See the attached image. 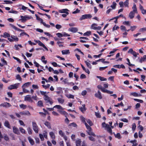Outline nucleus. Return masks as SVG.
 I'll return each instance as SVG.
<instances>
[{
  "mask_svg": "<svg viewBox=\"0 0 146 146\" xmlns=\"http://www.w3.org/2000/svg\"><path fill=\"white\" fill-rule=\"evenodd\" d=\"M44 98L46 104L49 103L50 105H52L53 103L52 99L47 95L45 96V97H44Z\"/></svg>",
  "mask_w": 146,
  "mask_h": 146,
  "instance_id": "obj_1",
  "label": "nucleus"
},
{
  "mask_svg": "<svg viewBox=\"0 0 146 146\" xmlns=\"http://www.w3.org/2000/svg\"><path fill=\"white\" fill-rule=\"evenodd\" d=\"M92 17V15L90 14H87L83 15L80 18L79 20L82 21L85 19L90 18Z\"/></svg>",
  "mask_w": 146,
  "mask_h": 146,
  "instance_id": "obj_2",
  "label": "nucleus"
},
{
  "mask_svg": "<svg viewBox=\"0 0 146 146\" xmlns=\"http://www.w3.org/2000/svg\"><path fill=\"white\" fill-rule=\"evenodd\" d=\"M33 128L36 133H37L38 131V128L36 123L35 122H32Z\"/></svg>",
  "mask_w": 146,
  "mask_h": 146,
  "instance_id": "obj_3",
  "label": "nucleus"
},
{
  "mask_svg": "<svg viewBox=\"0 0 146 146\" xmlns=\"http://www.w3.org/2000/svg\"><path fill=\"white\" fill-rule=\"evenodd\" d=\"M20 84L19 83L15 84L10 86V90L16 89L18 88Z\"/></svg>",
  "mask_w": 146,
  "mask_h": 146,
  "instance_id": "obj_4",
  "label": "nucleus"
},
{
  "mask_svg": "<svg viewBox=\"0 0 146 146\" xmlns=\"http://www.w3.org/2000/svg\"><path fill=\"white\" fill-rule=\"evenodd\" d=\"M19 40V38L15 36H11V38H10V42H17Z\"/></svg>",
  "mask_w": 146,
  "mask_h": 146,
  "instance_id": "obj_5",
  "label": "nucleus"
},
{
  "mask_svg": "<svg viewBox=\"0 0 146 146\" xmlns=\"http://www.w3.org/2000/svg\"><path fill=\"white\" fill-rule=\"evenodd\" d=\"M24 100L25 101H28L31 103L33 102V100L31 99V97L30 95H27L25 97Z\"/></svg>",
  "mask_w": 146,
  "mask_h": 146,
  "instance_id": "obj_6",
  "label": "nucleus"
},
{
  "mask_svg": "<svg viewBox=\"0 0 146 146\" xmlns=\"http://www.w3.org/2000/svg\"><path fill=\"white\" fill-rule=\"evenodd\" d=\"M20 114L21 115H27L29 116L31 115L30 113L28 111H25L20 112Z\"/></svg>",
  "mask_w": 146,
  "mask_h": 146,
  "instance_id": "obj_7",
  "label": "nucleus"
},
{
  "mask_svg": "<svg viewBox=\"0 0 146 146\" xmlns=\"http://www.w3.org/2000/svg\"><path fill=\"white\" fill-rule=\"evenodd\" d=\"M95 96L99 99H101L102 98V96L101 94V93L99 91H98L97 93L95 94Z\"/></svg>",
  "mask_w": 146,
  "mask_h": 146,
  "instance_id": "obj_8",
  "label": "nucleus"
},
{
  "mask_svg": "<svg viewBox=\"0 0 146 146\" xmlns=\"http://www.w3.org/2000/svg\"><path fill=\"white\" fill-rule=\"evenodd\" d=\"M128 53L132 54L135 57H136L137 56V54L136 52L135 51H133L132 48H130L128 50Z\"/></svg>",
  "mask_w": 146,
  "mask_h": 146,
  "instance_id": "obj_9",
  "label": "nucleus"
},
{
  "mask_svg": "<svg viewBox=\"0 0 146 146\" xmlns=\"http://www.w3.org/2000/svg\"><path fill=\"white\" fill-rule=\"evenodd\" d=\"M68 31L72 32L75 33L78 31V29L76 27H72L69 28Z\"/></svg>",
  "mask_w": 146,
  "mask_h": 146,
  "instance_id": "obj_10",
  "label": "nucleus"
},
{
  "mask_svg": "<svg viewBox=\"0 0 146 146\" xmlns=\"http://www.w3.org/2000/svg\"><path fill=\"white\" fill-rule=\"evenodd\" d=\"M21 19H19V21H21L22 22L26 21L27 20V18H29V17L27 16H21Z\"/></svg>",
  "mask_w": 146,
  "mask_h": 146,
  "instance_id": "obj_11",
  "label": "nucleus"
},
{
  "mask_svg": "<svg viewBox=\"0 0 146 146\" xmlns=\"http://www.w3.org/2000/svg\"><path fill=\"white\" fill-rule=\"evenodd\" d=\"M38 44L40 46L43 47L46 50H48V48L45 46L44 44H43L39 40V41H38Z\"/></svg>",
  "mask_w": 146,
  "mask_h": 146,
  "instance_id": "obj_12",
  "label": "nucleus"
},
{
  "mask_svg": "<svg viewBox=\"0 0 146 146\" xmlns=\"http://www.w3.org/2000/svg\"><path fill=\"white\" fill-rule=\"evenodd\" d=\"M13 131L14 133L17 134H19L20 133V132L19 130L18 129L15 127V126H14L13 127Z\"/></svg>",
  "mask_w": 146,
  "mask_h": 146,
  "instance_id": "obj_13",
  "label": "nucleus"
},
{
  "mask_svg": "<svg viewBox=\"0 0 146 146\" xmlns=\"http://www.w3.org/2000/svg\"><path fill=\"white\" fill-rule=\"evenodd\" d=\"M82 141L80 139H78L76 141V146H81Z\"/></svg>",
  "mask_w": 146,
  "mask_h": 146,
  "instance_id": "obj_14",
  "label": "nucleus"
},
{
  "mask_svg": "<svg viewBox=\"0 0 146 146\" xmlns=\"http://www.w3.org/2000/svg\"><path fill=\"white\" fill-rule=\"evenodd\" d=\"M1 36L4 37L5 38H7L9 40V34L7 33H4L3 35H1Z\"/></svg>",
  "mask_w": 146,
  "mask_h": 146,
  "instance_id": "obj_15",
  "label": "nucleus"
},
{
  "mask_svg": "<svg viewBox=\"0 0 146 146\" xmlns=\"http://www.w3.org/2000/svg\"><path fill=\"white\" fill-rule=\"evenodd\" d=\"M68 10L67 9H64L60 10L59 12L61 13H65L67 14H69L67 12Z\"/></svg>",
  "mask_w": 146,
  "mask_h": 146,
  "instance_id": "obj_16",
  "label": "nucleus"
},
{
  "mask_svg": "<svg viewBox=\"0 0 146 146\" xmlns=\"http://www.w3.org/2000/svg\"><path fill=\"white\" fill-rule=\"evenodd\" d=\"M0 106H3V107H7L9 106V103L5 102L2 103L0 105Z\"/></svg>",
  "mask_w": 146,
  "mask_h": 146,
  "instance_id": "obj_17",
  "label": "nucleus"
},
{
  "mask_svg": "<svg viewBox=\"0 0 146 146\" xmlns=\"http://www.w3.org/2000/svg\"><path fill=\"white\" fill-rule=\"evenodd\" d=\"M87 132L88 133V134L90 135H93L94 136H96V135L95 134L93 133L91 129H89L87 131Z\"/></svg>",
  "mask_w": 146,
  "mask_h": 146,
  "instance_id": "obj_18",
  "label": "nucleus"
},
{
  "mask_svg": "<svg viewBox=\"0 0 146 146\" xmlns=\"http://www.w3.org/2000/svg\"><path fill=\"white\" fill-rule=\"evenodd\" d=\"M28 139L29 141L31 144L32 145H33L34 144V142L32 138L31 137H28Z\"/></svg>",
  "mask_w": 146,
  "mask_h": 146,
  "instance_id": "obj_19",
  "label": "nucleus"
},
{
  "mask_svg": "<svg viewBox=\"0 0 146 146\" xmlns=\"http://www.w3.org/2000/svg\"><path fill=\"white\" fill-rule=\"evenodd\" d=\"M106 129L108 132L110 133L111 134H112V130L111 129V127L109 126V125H107V127L106 128Z\"/></svg>",
  "mask_w": 146,
  "mask_h": 146,
  "instance_id": "obj_20",
  "label": "nucleus"
},
{
  "mask_svg": "<svg viewBox=\"0 0 146 146\" xmlns=\"http://www.w3.org/2000/svg\"><path fill=\"white\" fill-rule=\"evenodd\" d=\"M132 9H133V11H132L136 13H137L136 6L135 4V3L133 4V5L132 7Z\"/></svg>",
  "mask_w": 146,
  "mask_h": 146,
  "instance_id": "obj_21",
  "label": "nucleus"
},
{
  "mask_svg": "<svg viewBox=\"0 0 146 146\" xmlns=\"http://www.w3.org/2000/svg\"><path fill=\"white\" fill-rule=\"evenodd\" d=\"M58 102L61 104H63L64 102V100L61 98H58L57 99Z\"/></svg>",
  "mask_w": 146,
  "mask_h": 146,
  "instance_id": "obj_22",
  "label": "nucleus"
},
{
  "mask_svg": "<svg viewBox=\"0 0 146 146\" xmlns=\"http://www.w3.org/2000/svg\"><path fill=\"white\" fill-rule=\"evenodd\" d=\"M135 13L132 11L130 12L129 14V17L130 19H132L134 17Z\"/></svg>",
  "mask_w": 146,
  "mask_h": 146,
  "instance_id": "obj_23",
  "label": "nucleus"
},
{
  "mask_svg": "<svg viewBox=\"0 0 146 146\" xmlns=\"http://www.w3.org/2000/svg\"><path fill=\"white\" fill-rule=\"evenodd\" d=\"M146 55H144L143 57H141L139 60V62L140 63H142L143 62L145 61L146 60Z\"/></svg>",
  "mask_w": 146,
  "mask_h": 146,
  "instance_id": "obj_24",
  "label": "nucleus"
},
{
  "mask_svg": "<svg viewBox=\"0 0 146 146\" xmlns=\"http://www.w3.org/2000/svg\"><path fill=\"white\" fill-rule=\"evenodd\" d=\"M80 109L81 111L84 112L86 110V109L85 107V105L83 104L82 105V107L80 108Z\"/></svg>",
  "mask_w": 146,
  "mask_h": 146,
  "instance_id": "obj_25",
  "label": "nucleus"
},
{
  "mask_svg": "<svg viewBox=\"0 0 146 146\" xmlns=\"http://www.w3.org/2000/svg\"><path fill=\"white\" fill-rule=\"evenodd\" d=\"M44 125L46 126L48 128H51V126L50 123L48 121H46L44 123Z\"/></svg>",
  "mask_w": 146,
  "mask_h": 146,
  "instance_id": "obj_26",
  "label": "nucleus"
},
{
  "mask_svg": "<svg viewBox=\"0 0 146 146\" xmlns=\"http://www.w3.org/2000/svg\"><path fill=\"white\" fill-rule=\"evenodd\" d=\"M62 52L63 54H67L70 53L69 50H63Z\"/></svg>",
  "mask_w": 146,
  "mask_h": 146,
  "instance_id": "obj_27",
  "label": "nucleus"
},
{
  "mask_svg": "<svg viewBox=\"0 0 146 146\" xmlns=\"http://www.w3.org/2000/svg\"><path fill=\"white\" fill-rule=\"evenodd\" d=\"M50 135L51 138L53 139L55 138V135L52 132H50L49 133Z\"/></svg>",
  "mask_w": 146,
  "mask_h": 146,
  "instance_id": "obj_28",
  "label": "nucleus"
},
{
  "mask_svg": "<svg viewBox=\"0 0 146 146\" xmlns=\"http://www.w3.org/2000/svg\"><path fill=\"white\" fill-rule=\"evenodd\" d=\"M113 134L116 138H117L119 139H120L121 138V137L119 133H117L116 134H115L114 133H113Z\"/></svg>",
  "mask_w": 146,
  "mask_h": 146,
  "instance_id": "obj_29",
  "label": "nucleus"
},
{
  "mask_svg": "<svg viewBox=\"0 0 146 146\" xmlns=\"http://www.w3.org/2000/svg\"><path fill=\"white\" fill-rule=\"evenodd\" d=\"M68 98L74 99V95L71 94H66L65 95Z\"/></svg>",
  "mask_w": 146,
  "mask_h": 146,
  "instance_id": "obj_30",
  "label": "nucleus"
},
{
  "mask_svg": "<svg viewBox=\"0 0 146 146\" xmlns=\"http://www.w3.org/2000/svg\"><path fill=\"white\" fill-rule=\"evenodd\" d=\"M87 66L89 68L91 69L92 68V65L90 64V63L86 61H84Z\"/></svg>",
  "mask_w": 146,
  "mask_h": 146,
  "instance_id": "obj_31",
  "label": "nucleus"
},
{
  "mask_svg": "<svg viewBox=\"0 0 146 146\" xmlns=\"http://www.w3.org/2000/svg\"><path fill=\"white\" fill-rule=\"evenodd\" d=\"M19 107L21 108L24 110L26 108L27 106L26 105L22 104L19 105Z\"/></svg>",
  "mask_w": 146,
  "mask_h": 146,
  "instance_id": "obj_32",
  "label": "nucleus"
},
{
  "mask_svg": "<svg viewBox=\"0 0 146 146\" xmlns=\"http://www.w3.org/2000/svg\"><path fill=\"white\" fill-rule=\"evenodd\" d=\"M96 77L97 78L100 79V80L101 81H106L107 80V79L106 78H105L103 77L98 76H97Z\"/></svg>",
  "mask_w": 146,
  "mask_h": 146,
  "instance_id": "obj_33",
  "label": "nucleus"
},
{
  "mask_svg": "<svg viewBox=\"0 0 146 146\" xmlns=\"http://www.w3.org/2000/svg\"><path fill=\"white\" fill-rule=\"evenodd\" d=\"M105 59H100L96 61L97 62H101L103 63H109V62L108 61H104Z\"/></svg>",
  "mask_w": 146,
  "mask_h": 146,
  "instance_id": "obj_34",
  "label": "nucleus"
},
{
  "mask_svg": "<svg viewBox=\"0 0 146 146\" xmlns=\"http://www.w3.org/2000/svg\"><path fill=\"white\" fill-rule=\"evenodd\" d=\"M129 0H126V1L123 3L124 5L126 7H128Z\"/></svg>",
  "mask_w": 146,
  "mask_h": 146,
  "instance_id": "obj_35",
  "label": "nucleus"
},
{
  "mask_svg": "<svg viewBox=\"0 0 146 146\" xmlns=\"http://www.w3.org/2000/svg\"><path fill=\"white\" fill-rule=\"evenodd\" d=\"M91 34V31H88L87 32L84 33V34L83 35H84V36H88L90 35Z\"/></svg>",
  "mask_w": 146,
  "mask_h": 146,
  "instance_id": "obj_36",
  "label": "nucleus"
},
{
  "mask_svg": "<svg viewBox=\"0 0 146 146\" xmlns=\"http://www.w3.org/2000/svg\"><path fill=\"white\" fill-rule=\"evenodd\" d=\"M35 16L36 17V19L37 20L40 21V23H42V22H43V20L40 18L36 14H35Z\"/></svg>",
  "mask_w": 146,
  "mask_h": 146,
  "instance_id": "obj_37",
  "label": "nucleus"
},
{
  "mask_svg": "<svg viewBox=\"0 0 146 146\" xmlns=\"http://www.w3.org/2000/svg\"><path fill=\"white\" fill-rule=\"evenodd\" d=\"M54 108H56L58 109H62V108L59 105H56L54 107Z\"/></svg>",
  "mask_w": 146,
  "mask_h": 146,
  "instance_id": "obj_38",
  "label": "nucleus"
},
{
  "mask_svg": "<svg viewBox=\"0 0 146 146\" xmlns=\"http://www.w3.org/2000/svg\"><path fill=\"white\" fill-rule=\"evenodd\" d=\"M27 130L28 133L29 134H32L33 131L30 127H28L27 129Z\"/></svg>",
  "mask_w": 146,
  "mask_h": 146,
  "instance_id": "obj_39",
  "label": "nucleus"
},
{
  "mask_svg": "<svg viewBox=\"0 0 146 146\" xmlns=\"http://www.w3.org/2000/svg\"><path fill=\"white\" fill-rule=\"evenodd\" d=\"M44 26H45L46 27L49 28L50 27V26L49 25L46 24L44 22H43L42 23Z\"/></svg>",
  "mask_w": 146,
  "mask_h": 146,
  "instance_id": "obj_40",
  "label": "nucleus"
},
{
  "mask_svg": "<svg viewBox=\"0 0 146 146\" xmlns=\"http://www.w3.org/2000/svg\"><path fill=\"white\" fill-rule=\"evenodd\" d=\"M116 4L115 2H113L112 3V5L111 6V7L113 9H115Z\"/></svg>",
  "mask_w": 146,
  "mask_h": 146,
  "instance_id": "obj_41",
  "label": "nucleus"
},
{
  "mask_svg": "<svg viewBox=\"0 0 146 146\" xmlns=\"http://www.w3.org/2000/svg\"><path fill=\"white\" fill-rule=\"evenodd\" d=\"M1 61L5 65L7 64V62L4 59V58H1Z\"/></svg>",
  "mask_w": 146,
  "mask_h": 146,
  "instance_id": "obj_42",
  "label": "nucleus"
},
{
  "mask_svg": "<svg viewBox=\"0 0 146 146\" xmlns=\"http://www.w3.org/2000/svg\"><path fill=\"white\" fill-rule=\"evenodd\" d=\"M5 125L9 128V123L8 121H6L4 124Z\"/></svg>",
  "mask_w": 146,
  "mask_h": 146,
  "instance_id": "obj_43",
  "label": "nucleus"
},
{
  "mask_svg": "<svg viewBox=\"0 0 146 146\" xmlns=\"http://www.w3.org/2000/svg\"><path fill=\"white\" fill-rule=\"evenodd\" d=\"M69 126H72L73 127H75L77 126V124L73 122L72 123H70L69 125Z\"/></svg>",
  "mask_w": 146,
  "mask_h": 146,
  "instance_id": "obj_44",
  "label": "nucleus"
},
{
  "mask_svg": "<svg viewBox=\"0 0 146 146\" xmlns=\"http://www.w3.org/2000/svg\"><path fill=\"white\" fill-rule=\"evenodd\" d=\"M126 60L128 62V63H127V64L129 66H135L134 64H131V63L130 62V61H129V60L128 58H127Z\"/></svg>",
  "mask_w": 146,
  "mask_h": 146,
  "instance_id": "obj_45",
  "label": "nucleus"
},
{
  "mask_svg": "<svg viewBox=\"0 0 146 146\" xmlns=\"http://www.w3.org/2000/svg\"><path fill=\"white\" fill-rule=\"evenodd\" d=\"M62 36H70V35L68 34L65 32L62 33Z\"/></svg>",
  "mask_w": 146,
  "mask_h": 146,
  "instance_id": "obj_46",
  "label": "nucleus"
},
{
  "mask_svg": "<svg viewBox=\"0 0 146 146\" xmlns=\"http://www.w3.org/2000/svg\"><path fill=\"white\" fill-rule=\"evenodd\" d=\"M30 83L29 82L25 83L22 86V88H23V87L24 86L27 87L30 85Z\"/></svg>",
  "mask_w": 146,
  "mask_h": 146,
  "instance_id": "obj_47",
  "label": "nucleus"
},
{
  "mask_svg": "<svg viewBox=\"0 0 146 146\" xmlns=\"http://www.w3.org/2000/svg\"><path fill=\"white\" fill-rule=\"evenodd\" d=\"M87 122L90 126H92L93 125L92 122L90 119H88L87 120Z\"/></svg>",
  "mask_w": 146,
  "mask_h": 146,
  "instance_id": "obj_48",
  "label": "nucleus"
},
{
  "mask_svg": "<svg viewBox=\"0 0 146 146\" xmlns=\"http://www.w3.org/2000/svg\"><path fill=\"white\" fill-rule=\"evenodd\" d=\"M3 137L4 139L6 141L9 140V138L6 135H3Z\"/></svg>",
  "mask_w": 146,
  "mask_h": 146,
  "instance_id": "obj_49",
  "label": "nucleus"
},
{
  "mask_svg": "<svg viewBox=\"0 0 146 146\" xmlns=\"http://www.w3.org/2000/svg\"><path fill=\"white\" fill-rule=\"evenodd\" d=\"M20 131L23 133H25V129H24L22 127H20L19 128Z\"/></svg>",
  "mask_w": 146,
  "mask_h": 146,
  "instance_id": "obj_50",
  "label": "nucleus"
},
{
  "mask_svg": "<svg viewBox=\"0 0 146 146\" xmlns=\"http://www.w3.org/2000/svg\"><path fill=\"white\" fill-rule=\"evenodd\" d=\"M38 105L39 106H43V103L42 101H38Z\"/></svg>",
  "mask_w": 146,
  "mask_h": 146,
  "instance_id": "obj_51",
  "label": "nucleus"
},
{
  "mask_svg": "<svg viewBox=\"0 0 146 146\" xmlns=\"http://www.w3.org/2000/svg\"><path fill=\"white\" fill-rule=\"evenodd\" d=\"M13 58L16 60L18 62H19V63L20 64H21V61L18 58H17L16 57H14V56H13Z\"/></svg>",
  "mask_w": 146,
  "mask_h": 146,
  "instance_id": "obj_52",
  "label": "nucleus"
},
{
  "mask_svg": "<svg viewBox=\"0 0 146 146\" xmlns=\"http://www.w3.org/2000/svg\"><path fill=\"white\" fill-rule=\"evenodd\" d=\"M119 105H121V106H124L122 102H121L120 103L118 104L117 105H114V106L116 107H118Z\"/></svg>",
  "mask_w": 146,
  "mask_h": 146,
  "instance_id": "obj_53",
  "label": "nucleus"
},
{
  "mask_svg": "<svg viewBox=\"0 0 146 146\" xmlns=\"http://www.w3.org/2000/svg\"><path fill=\"white\" fill-rule=\"evenodd\" d=\"M136 27H137L135 26H131L130 30L131 31H133L135 30Z\"/></svg>",
  "mask_w": 146,
  "mask_h": 146,
  "instance_id": "obj_54",
  "label": "nucleus"
},
{
  "mask_svg": "<svg viewBox=\"0 0 146 146\" xmlns=\"http://www.w3.org/2000/svg\"><path fill=\"white\" fill-rule=\"evenodd\" d=\"M50 86V84H48L46 85H42V87L45 89L49 88Z\"/></svg>",
  "mask_w": 146,
  "mask_h": 146,
  "instance_id": "obj_55",
  "label": "nucleus"
},
{
  "mask_svg": "<svg viewBox=\"0 0 146 146\" xmlns=\"http://www.w3.org/2000/svg\"><path fill=\"white\" fill-rule=\"evenodd\" d=\"M136 127V124L135 123H133L132 125V130L133 131L134 130Z\"/></svg>",
  "mask_w": 146,
  "mask_h": 146,
  "instance_id": "obj_56",
  "label": "nucleus"
},
{
  "mask_svg": "<svg viewBox=\"0 0 146 146\" xmlns=\"http://www.w3.org/2000/svg\"><path fill=\"white\" fill-rule=\"evenodd\" d=\"M134 100L135 101L140 102L141 103H142L143 102V101L142 100L138 99H134Z\"/></svg>",
  "mask_w": 146,
  "mask_h": 146,
  "instance_id": "obj_57",
  "label": "nucleus"
},
{
  "mask_svg": "<svg viewBox=\"0 0 146 146\" xmlns=\"http://www.w3.org/2000/svg\"><path fill=\"white\" fill-rule=\"evenodd\" d=\"M95 114L96 116V117L98 118H100L101 117V115H100V114L99 113H97L95 112Z\"/></svg>",
  "mask_w": 146,
  "mask_h": 146,
  "instance_id": "obj_58",
  "label": "nucleus"
},
{
  "mask_svg": "<svg viewBox=\"0 0 146 146\" xmlns=\"http://www.w3.org/2000/svg\"><path fill=\"white\" fill-rule=\"evenodd\" d=\"M56 28L57 29H60L62 28V26L60 25L57 24L56 25Z\"/></svg>",
  "mask_w": 146,
  "mask_h": 146,
  "instance_id": "obj_59",
  "label": "nucleus"
},
{
  "mask_svg": "<svg viewBox=\"0 0 146 146\" xmlns=\"http://www.w3.org/2000/svg\"><path fill=\"white\" fill-rule=\"evenodd\" d=\"M56 35L58 37H61L63 36L62 33H58Z\"/></svg>",
  "mask_w": 146,
  "mask_h": 146,
  "instance_id": "obj_60",
  "label": "nucleus"
},
{
  "mask_svg": "<svg viewBox=\"0 0 146 146\" xmlns=\"http://www.w3.org/2000/svg\"><path fill=\"white\" fill-rule=\"evenodd\" d=\"M80 118L81 120L83 123H84L86 121L85 119L83 116H81L80 117Z\"/></svg>",
  "mask_w": 146,
  "mask_h": 146,
  "instance_id": "obj_61",
  "label": "nucleus"
},
{
  "mask_svg": "<svg viewBox=\"0 0 146 146\" xmlns=\"http://www.w3.org/2000/svg\"><path fill=\"white\" fill-rule=\"evenodd\" d=\"M16 78L19 80L21 81V78L19 74H18L16 76Z\"/></svg>",
  "mask_w": 146,
  "mask_h": 146,
  "instance_id": "obj_62",
  "label": "nucleus"
},
{
  "mask_svg": "<svg viewBox=\"0 0 146 146\" xmlns=\"http://www.w3.org/2000/svg\"><path fill=\"white\" fill-rule=\"evenodd\" d=\"M25 55L27 57H31L32 56V54L29 53L28 52H27Z\"/></svg>",
  "mask_w": 146,
  "mask_h": 146,
  "instance_id": "obj_63",
  "label": "nucleus"
},
{
  "mask_svg": "<svg viewBox=\"0 0 146 146\" xmlns=\"http://www.w3.org/2000/svg\"><path fill=\"white\" fill-rule=\"evenodd\" d=\"M32 87L35 89H38V87L37 85L33 84L32 85Z\"/></svg>",
  "mask_w": 146,
  "mask_h": 146,
  "instance_id": "obj_64",
  "label": "nucleus"
}]
</instances>
